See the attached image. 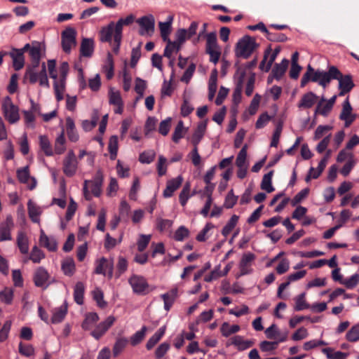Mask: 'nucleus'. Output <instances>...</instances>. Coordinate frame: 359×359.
Listing matches in <instances>:
<instances>
[{
    "label": "nucleus",
    "mask_w": 359,
    "mask_h": 359,
    "mask_svg": "<svg viewBox=\"0 0 359 359\" xmlns=\"http://www.w3.org/2000/svg\"><path fill=\"white\" fill-rule=\"evenodd\" d=\"M67 313V306L66 304H62L60 307L53 310V316L51 318L52 323L56 324L62 322Z\"/></svg>",
    "instance_id": "obj_30"
},
{
    "label": "nucleus",
    "mask_w": 359,
    "mask_h": 359,
    "mask_svg": "<svg viewBox=\"0 0 359 359\" xmlns=\"http://www.w3.org/2000/svg\"><path fill=\"white\" fill-rule=\"evenodd\" d=\"M123 74V88L125 91H128L131 88L132 76L125 67L122 72Z\"/></svg>",
    "instance_id": "obj_63"
},
{
    "label": "nucleus",
    "mask_w": 359,
    "mask_h": 359,
    "mask_svg": "<svg viewBox=\"0 0 359 359\" xmlns=\"http://www.w3.org/2000/svg\"><path fill=\"white\" fill-rule=\"evenodd\" d=\"M108 149L110 154V158L114 160L116 158L118 152V137L113 135L109 141Z\"/></svg>",
    "instance_id": "obj_48"
},
{
    "label": "nucleus",
    "mask_w": 359,
    "mask_h": 359,
    "mask_svg": "<svg viewBox=\"0 0 359 359\" xmlns=\"http://www.w3.org/2000/svg\"><path fill=\"white\" fill-rule=\"evenodd\" d=\"M171 121L172 118L170 117H168L160 123L158 132L162 135L166 136L168 134L171 128Z\"/></svg>",
    "instance_id": "obj_59"
},
{
    "label": "nucleus",
    "mask_w": 359,
    "mask_h": 359,
    "mask_svg": "<svg viewBox=\"0 0 359 359\" xmlns=\"http://www.w3.org/2000/svg\"><path fill=\"white\" fill-rule=\"evenodd\" d=\"M115 34L114 22H111L107 26L102 27L100 32V39L102 42H111L112 34Z\"/></svg>",
    "instance_id": "obj_26"
},
{
    "label": "nucleus",
    "mask_w": 359,
    "mask_h": 359,
    "mask_svg": "<svg viewBox=\"0 0 359 359\" xmlns=\"http://www.w3.org/2000/svg\"><path fill=\"white\" fill-rule=\"evenodd\" d=\"M1 109L4 118L10 123L13 124L19 121V108L13 102L10 97L6 96L3 99L1 102Z\"/></svg>",
    "instance_id": "obj_5"
},
{
    "label": "nucleus",
    "mask_w": 359,
    "mask_h": 359,
    "mask_svg": "<svg viewBox=\"0 0 359 359\" xmlns=\"http://www.w3.org/2000/svg\"><path fill=\"white\" fill-rule=\"evenodd\" d=\"M147 88V83L140 78H136L135 90L139 95V97H142Z\"/></svg>",
    "instance_id": "obj_64"
},
{
    "label": "nucleus",
    "mask_w": 359,
    "mask_h": 359,
    "mask_svg": "<svg viewBox=\"0 0 359 359\" xmlns=\"http://www.w3.org/2000/svg\"><path fill=\"white\" fill-rule=\"evenodd\" d=\"M109 102L112 105H123V100L118 90L110 88L109 91Z\"/></svg>",
    "instance_id": "obj_45"
},
{
    "label": "nucleus",
    "mask_w": 359,
    "mask_h": 359,
    "mask_svg": "<svg viewBox=\"0 0 359 359\" xmlns=\"http://www.w3.org/2000/svg\"><path fill=\"white\" fill-rule=\"evenodd\" d=\"M155 156H156V153L153 150L144 151L142 154H140V157H139V161L142 163L149 164L154 160Z\"/></svg>",
    "instance_id": "obj_56"
},
{
    "label": "nucleus",
    "mask_w": 359,
    "mask_h": 359,
    "mask_svg": "<svg viewBox=\"0 0 359 359\" xmlns=\"http://www.w3.org/2000/svg\"><path fill=\"white\" fill-rule=\"evenodd\" d=\"M17 177L18 180L21 183L26 184L30 190H32L36 187V180L34 177H30L28 166L18 169Z\"/></svg>",
    "instance_id": "obj_17"
},
{
    "label": "nucleus",
    "mask_w": 359,
    "mask_h": 359,
    "mask_svg": "<svg viewBox=\"0 0 359 359\" xmlns=\"http://www.w3.org/2000/svg\"><path fill=\"white\" fill-rule=\"evenodd\" d=\"M39 241L41 245L46 247L50 251H55L57 249V243L53 238L47 236L45 233L41 231Z\"/></svg>",
    "instance_id": "obj_33"
},
{
    "label": "nucleus",
    "mask_w": 359,
    "mask_h": 359,
    "mask_svg": "<svg viewBox=\"0 0 359 359\" xmlns=\"http://www.w3.org/2000/svg\"><path fill=\"white\" fill-rule=\"evenodd\" d=\"M80 52L82 56L90 57L93 52V40L83 39L81 41Z\"/></svg>",
    "instance_id": "obj_32"
},
{
    "label": "nucleus",
    "mask_w": 359,
    "mask_h": 359,
    "mask_svg": "<svg viewBox=\"0 0 359 359\" xmlns=\"http://www.w3.org/2000/svg\"><path fill=\"white\" fill-rule=\"evenodd\" d=\"M45 257L44 253L38 247L34 246L30 253L29 259L34 263H39Z\"/></svg>",
    "instance_id": "obj_55"
},
{
    "label": "nucleus",
    "mask_w": 359,
    "mask_h": 359,
    "mask_svg": "<svg viewBox=\"0 0 359 359\" xmlns=\"http://www.w3.org/2000/svg\"><path fill=\"white\" fill-rule=\"evenodd\" d=\"M147 327L143 326L140 330L136 332L130 337V341L132 346H135L139 344L144 338Z\"/></svg>",
    "instance_id": "obj_47"
},
{
    "label": "nucleus",
    "mask_w": 359,
    "mask_h": 359,
    "mask_svg": "<svg viewBox=\"0 0 359 359\" xmlns=\"http://www.w3.org/2000/svg\"><path fill=\"white\" fill-rule=\"evenodd\" d=\"M339 70L334 66L329 67L327 72L323 70H316L311 78V81L317 82L323 88H325L330 83L331 80L338 79Z\"/></svg>",
    "instance_id": "obj_3"
},
{
    "label": "nucleus",
    "mask_w": 359,
    "mask_h": 359,
    "mask_svg": "<svg viewBox=\"0 0 359 359\" xmlns=\"http://www.w3.org/2000/svg\"><path fill=\"white\" fill-rule=\"evenodd\" d=\"M151 238V235L141 234L140 236V238H139V239L137 241V250L140 252H142L146 249V248L147 247L148 244L150 242Z\"/></svg>",
    "instance_id": "obj_61"
},
{
    "label": "nucleus",
    "mask_w": 359,
    "mask_h": 359,
    "mask_svg": "<svg viewBox=\"0 0 359 359\" xmlns=\"http://www.w3.org/2000/svg\"><path fill=\"white\" fill-rule=\"evenodd\" d=\"M255 259V254L252 252H246L242 255L238 264L239 276L250 274L253 272L252 264Z\"/></svg>",
    "instance_id": "obj_10"
},
{
    "label": "nucleus",
    "mask_w": 359,
    "mask_h": 359,
    "mask_svg": "<svg viewBox=\"0 0 359 359\" xmlns=\"http://www.w3.org/2000/svg\"><path fill=\"white\" fill-rule=\"evenodd\" d=\"M187 131V128H185L184 126V123L182 121H180L174 130V133L172 136V140L174 142L178 143L179 141L184 137L185 133Z\"/></svg>",
    "instance_id": "obj_38"
},
{
    "label": "nucleus",
    "mask_w": 359,
    "mask_h": 359,
    "mask_svg": "<svg viewBox=\"0 0 359 359\" xmlns=\"http://www.w3.org/2000/svg\"><path fill=\"white\" fill-rule=\"evenodd\" d=\"M165 41L167 42V46L165 48L163 55L165 57L170 59L173 53H177L180 50L181 46L177 43L171 41L170 39H168Z\"/></svg>",
    "instance_id": "obj_40"
},
{
    "label": "nucleus",
    "mask_w": 359,
    "mask_h": 359,
    "mask_svg": "<svg viewBox=\"0 0 359 359\" xmlns=\"http://www.w3.org/2000/svg\"><path fill=\"white\" fill-rule=\"evenodd\" d=\"M140 26V34L142 36H151L155 28V18L153 15L149 14L142 16L137 20Z\"/></svg>",
    "instance_id": "obj_9"
},
{
    "label": "nucleus",
    "mask_w": 359,
    "mask_h": 359,
    "mask_svg": "<svg viewBox=\"0 0 359 359\" xmlns=\"http://www.w3.org/2000/svg\"><path fill=\"white\" fill-rule=\"evenodd\" d=\"M128 343V340L126 337H118L116 339L113 346V355L117 357L126 348Z\"/></svg>",
    "instance_id": "obj_41"
},
{
    "label": "nucleus",
    "mask_w": 359,
    "mask_h": 359,
    "mask_svg": "<svg viewBox=\"0 0 359 359\" xmlns=\"http://www.w3.org/2000/svg\"><path fill=\"white\" fill-rule=\"evenodd\" d=\"M78 161L73 150L69 151L63 161V172L68 177L74 176L77 170Z\"/></svg>",
    "instance_id": "obj_12"
},
{
    "label": "nucleus",
    "mask_w": 359,
    "mask_h": 359,
    "mask_svg": "<svg viewBox=\"0 0 359 359\" xmlns=\"http://www.w3.org/2000/svg\"><path fill=\"white\" fill-rule=\"evenodd\" d=\"M98 320L99 317L96 313H89L86 316L85 320L82 323V327L86 330H90Z\"/></svg>",
    "instance_id": "obj_43"
},
{
    "label": "nucleus",
    "mask_w": 359,
    "mask_h": 359,
    "mask_svg": "<svg viewBox=\"0 0 359 359\" xmlns=\"http://www.w3.org/2000/svg\"><path fill=\"white\" fill-rule=\"evenodd\" d=\"M356 163L355 160L354 158H349L347 162L344 164V165L342 167V168L340 170V173L344 176L347 177L352 169L354 168L355 165Z\"/></svg>",
    "instance_id": "obj_62"
},
{
    "label": "nucleus",
    "mask_w": 359,
    "mask_h": 359,
    "mask_svg": "<svg viewBox=\"0 0 359 359\" xmlns=\"http://www.w3.org/2000/svg\"><path fill=\"white\" fill-rule=\"evenodd\" d=\"M172 21L173 16L170 15L168 16L165 22H159L158 23L161 35L163 41H167L169 39L168 36L170 33Z\"/></svg>",
    "instance_id": "obj_28"
},
{
    "label": "nucleus",
    "mask_w": 359,
    "mask_h": 359,
    "mask_svg": "<svg viewBox=\"0 0 359 359\" xmlns=\"http://www.w3.org/2000/svg\"><path fill=\"white\" fill-rule=\"evenodd\" d=\"M189 236V229L184 226H180L175 232L174 238L177 241H182Z\"/></svg>",
    "instance_id": "obj_58"
},
{
    "label": "nucleus",
    "mask_w": 359,
    "mask_h": 359,
    "mask_svg": "<svg viewBox=\"0 0 359 359\" xmlns=\"http://www.w3.org/2000/svg\"><path fill=\"white\" fill-rule=\"evenodd\" d=\"M346 338L351 342H355L359 340V325L353 326L346 333Z\"/></svg>",
    "instance_id": "obj_60"
},
{
    "label": "nucleus",
    "mask_w": 359,
    "mask_h": 359,
    "mask_svg": "<svg viewBox=\"0 0 359 359\" xmlns=\"http://www.w3.org/2000/svg\"><path fill=\"white\" fill-rule=\"evenodd\" d=\"M217 75L218 72L214 69L210 74L208 82V99L212 100L215 97L217 88Z\"/></svg>",
    "instance_id": "obj_29"
},
{
    "label": "nucleus",
    "mask_w": 359,
    "mask_h": 359,
    "mask_svg": "<svg viewBox=\"0 0 359 359\" xmlns=\"http://www.w3.org/2000/svg\"><path fill=\"white\" fill-rule=\"evenodd\" d=\"M41 86L48 88L50 87L48 79L46 72V65L45 62H42L41 65V70L39 72V79L38 80Z\"/></svg>",
    "instance_id": "obj_51"
},
{
    "label": "nucleus",
    "mask_w": 359,
    "mask_h": 359,
    "mask_svg": "<svg viewBox=\"0 0 359 359\" xmlns=\"http://www.w3.org/2000/svg\"><path fill=\"white\" fill-rule=\"evenodd\" d=\"M289 61L287 59H283L280 64H276L273 69H272V74L275 79L279 80L285 74Z\"/></svg>",
    "instance_id": "obj_34"
},
{
    "label": "nucleus",
    "mask_w": 359,
    "mask_h": 359,
    "mask_svg": "<svg viewBox=\"0 0 359 359\" xmlns=\"http://www.w3.org/2000/svg\"><path fill=\"white\" fill-rule=\"evenodd\" d=\"M37 67L29 66L25 72V77L27 78L31 83H35L39 79V72L36 71Z\"/></svg>",
    "instance_id": "obj_53"
},
{
    "label": "nucleus",
    "mask_w": 359,
    "mask_h": 359,
    "mask_svg": "<svg viewBox=\"0 0 359 359\" xmlns=\"http://www.w3.org/2000/svg\"><path fill=\"white\" fill-rule=\"evenodd\" d=\"M336 79L339 81V89L340 90L339 93V96L344 95L346 93L351 91V89L354 87L352 77L350 75L343 76L339 72V77Z\"/></svg>",
    "instance_id": "obj_18"
},
{
    "label": "nucleus",
    "mask_w": 359,
    "mask_h": 359,
    "mask_svg": "<svg viewBox=\"0 0 359 359\" xmlns=\"http://www.w3.org/2000/svg\"><path fill=\"white\" fill-rule=\"evenodd\" d=\"M273 172L271 170L268 173L265 174L262 178L261 183L262 189L266 191L267 193H271L274 191V188L272 185V177Z\"/></svg>",
    "instance_id": "obj_39"
},
{
    "label": "nucleus",
    "mask_w": 359,
    "mask_h": 359,
    "mask_svg": "<svg viewBox=\"0 0 359 359\" xmlns=\"http://www.w3.org/2000/svg\"><path fill=\"white\" fill-rule=\"evenodd\" d=\"M27 208L29 217L31 220L34 223H39L40 221L39 217L42 212V209L34 203L32 200L27 203Z\"/></svg>",
    "instance_id": "obj_27"
},
{
    "label": "nucleus",
    "mask_w": 359,
    "mask_h": 359,
    "mask_svg": "<svg viewBox=\"0 0 359 359\" xmlns=\"http://www.w3.org/2000/svg\"><path fill=\"white\" fill-rule=\"evenodd\" d=\"M69 71V65L66 62H62L60 67V76L58 80L53 83V88L55 97L57 102L64 99V94L66 87V77Z\"/></svg>",
    "instance_id": "obj_4"
},
{
    "label": "nucleus",
    "mask_w": 359,
    "mask_h": 359,
    "mask_svg": "<svg viewBox=\"0 0 359 359\" xmlns=\"http://www.w3.org/2000/svg\"><path fill=\"white\" fill-rule=\"evenodd\" d=\"M305 296L306 294L304 292L300 294L297 297H295V306H294V310L295 311H302L304 309H309L310 305L306 303L305 300Z\"/></svg>",
    "instance_id": "obj_50"
},
{
    "label": "nucleus",
    "mask_w": 359,
    "mask_h": 359,
    "mask_svg": "<svg viewBox=\"0 0 359 359\" xmlns=\"http://www.w3.org/2000/svg\"><path fill=\"white\" fill-rule=\"evenodd\" d=\"M336 99L337 95H333L330 99L326 101L325 99L323 97L321 98V102H320L317 106L316 112H318L324 116H327L329 112L332 109Z\"/></svg>",
    "instance_id": "obj_21"
},
{
    "label": "nucleus",
    "mask_w": 359,
    "mask_h": 359,
    "mask_svg": "<svg viewBox=\"0 0 359 359\" xmlns=\"http://www.w3.org/2000/svg\"><path fill=\"white\" fill-rule=\"evenodd\" d=\"M215 32H210L206 35V51L219 48Z\"/></svg>",
    "instance_id": "obj_52"
},
{
    "label": "nucleus",
    "mask_w": 359,
    "mask_h": 359,
    "mask_svg": "<svg viewBox=\"0 0 359 359\" xmlns=\"http://www.w3.org/2000/svg\"><path fill=\"white\" fill-rule=\"evenodd\" d=\"M14 227V222L11 215L6 216V220L0 224V241H11V231Z\"/></svg>",
    "instance_id": "obj_14"
},
{
    "label": "nucleus",
    "mask_w": 359,
    "mask_h": 359,
    "mask_svg": "<svg viewBox=\"0 0 359 359\" xmlns=\"http://www.w3.org/2000/svg\"><path fill=\"white\" fill-rule=\"evenodd\" d=\"M128 283L132 287L133 292L136 294H142L148 291L149 285L147 280L142 276L132 275L128 280Z\"/></svg>",
    "instance_id": "obj_11"
},
{
    "label": "nucleus",
    "mask_w": 359,
    "mask_h": 359,
    "mask_svg": "<svg viewBox=\"0 0 359 359\" xmlns=\"http://www.w3.org/2000/svg\"><path fill=\"white\" fill-rule=\"evenodd\" d=\"M113 316H108L105 320L99 323L95 329L91 332V335L97 340L100 339L115 322Z\"/></svg>",
    "instance_id": "obj_15"
},
{
    "label": "nucleus",
    "mask_w": 359,
    "mask_h": 359,
    "mask_svg": "<svg viewBox=\"0 0 359 359\" xmlns=\"http://www.w3.org/2000/svg\"><path fill=\"white\" fill-rule=\"evenodd\" d=\"M49 273L47 270L42 267H38L33 275V281L38 287L46 289L48 287Z\"/></svg>",
    "instance_id": "obj_13"
},
{
    "label": "nucleus",
    "mask_w": 359,
    "mask_h": 359,
    "mask_svg": "<svg viewBox=\"0 0 359 359\" xmlns=\"http://www.w3.org/2000/svg\"><path fill=\"white\" fill-rule=\"evenodd\" d=\"M231 344L239 351H244L250 348L254 343L251 340H245L243 337L236 335L231 339Z\"/></svg>",
    "instance_id": "obj_31"
},
{
    "label": "nucleus",
    "mask_w": 359,
    "mask_h": 359,
    "mask_svg": "<svg viewBox=\"0 0 359 359\" xmlns=\"http://www.w3.org/2000/svg\"><path fill=\"white\" fill-rule=\"evenodd\" d=\"M206 128V121L200 122L190 138V142L193 145V149L189 154L188 156L191 158L192 163L195 166H198L201 162V157L199 155L198 147L205 133Z\"/></svg>",
    "instance_id": "obj_1"
},
{
    "label": "nucleus",
    "mask_w": 359,
    "mask_h": 359,
    "mask_svg": "<svg viewBox=\"0 0 359 359\" xmlns=\"http://www.w3.org/2000/svg\"><path fill=\"white\" fill-rule=\"evenodd\" d=\"M17 244L20 251L22 254H27L29 251V241L26 234L22 231L18 233Z\"/></svg>",
    "instance_id": "obj_37"
},
{
    "label": "nucleus",
    "mask_w": 359,
    "mask_h": 359,
    "mask_svg": "<svg viewBox=\"0 0 359 359\" xmlns=\"http://www.w3.org/2000/svg\"><path fill=\"white\" fill-rule=\"evenodd\" d=\"M103 183V175L100 170H97L92 180H85L83 184V194L87 199H90V194L88 191V185H90L92 193L95 196H99L101 187Z\"/></svg>",
    "instance_id": "obj_6"
},
{
    "label": "nucleus",
    "mask_w": 359,
    "mask_h": 359,
    "mask_svg": "<svg viewBox=\"0 0 359 359\" xmlns=\"http://www.w3.org/2000/svg\"><path fill=\"white\" fill-rule=\"evenodd\" d=\"M13 299V290L11 288H5L0 292V299L2 302L10 304Z\"/></svg>",
    "instance_id": "obj_54"
},
{
    "label": "nucleus",
    "mask_w": 359,
    "mask_h": 359,
    "mask_svg": "<svg viewBox=\"0 0 359 359\" xmlns=\"http://www.w3.org/2000/svg\"><path fill=\"white\" fill-rule=\"evenodd\" d=\"M10 56L13 60V65L15 70L21 69L25 65L24 54L22 50H18L16 48H13L11 53Z\"/></svg>",
    "instance_id": "obj_25"
},
{
    "label": "nucleus",
    "mask_w": 359,
    "mask_h": 359,
    "mask_svg": "<svg viewBox=\"0 0 359 359\" xmlns=\"http://www.w3.org/2000/svg\"><path fill=\"white\" fill-rule=\"evenodd\" d=\"M62 270L65 275L72 276L76 271V266L72 258L68 257L62 262Z\"/></svg>",
    "instance_id": "obj_35"
},
{
    "label": "nucleus",
    "mask_w": 359,
    "mask_h": 359,
    "mask_svg": "<svg viewBox=\"0 0 359 359\" xmlns=\"http://www.w3.org/2000/svg\"><path fill=\"white\" fill-rule=\"evenodd\" d=\"M183 178L181 175L171 179L167 182L166 187L163 191V195L165 198H170L173 193L181 186Z\"/></svg>",
    "instance_id": "obj_20"
},
{
    "label": "nucleus",
    "mask_w": 359,
    "mask_h": 359,
    "mask_svg": "<svg viewBox=\"0 0 359 359\" xmlns=\"http://www.w3.org/2000/svg\"><path fill=\"white\" fill-rule=\"evenodd\" d=\"M135 20V16L133 14L128 15L125 18H120L115 25V33L116 38L117 40L119 39L120 35H122L123 27V26H128L131 25Z\"/></svg>",
    "instance_id": "obj_24"
},
{
    "label": "nucleus",
    "mask_w": 359,
    "mask_h": 359,
    "mask_svg": "<svg viewBox=\"0 0 359 359\" xmlns=\"http://www.w3.org/2000/svg\"><path fill=\"white\" fill-rule=\"evenodd\" d=\"M66 140L65 137V131L64 129L62 130L61 133L57 135L55 141V152L57 154H62L66 150Z\"/></svg>",
    "instance_id": "obj_36"
},
{
    "label": "nucleus",
    "mask_w": 359,
    "mask_h": 359,
    "mask_svg": "<svg viewBox=\"0 0 359 359\" xmlns=\"http://www.w3.org/2000/svg\"><path fill=\"white\" fill-rule=\"evenodd\" d=\"M238 216L233 215L231 216L230 219L228 221L226 224L224 226L222 230V233L224 236L226 237L230 232L233 229L238 221Z\"/></svg>",
    "instance_id": "obj_49"
},
{
    "label": "nucleus",
    "mask_w": 359,
    "mask_h": 359,
    "mask_svg": "<svg viewBox=\"0 0 359 359\" xmlns=\"http://www.w3.org/2000/svg\"><path fill=\"white\" fill-rule=\"evenodd\" d=\"M39 144L42 151L45 153L46 156H53V151L52 149V147L50 145V142L46 135H40L39 136Z\"/></svg>",
    "instance_id": "obj_44"
},
{
    "label": "nucleus",
    "mask_w": 359,
    "mask_h": 359,
    "mask_svg": "<svg viewBox=\"0 0 359 359\" xmlns=\"http://www.w3.org/2000/svg\"><path fill=\"white\" fill-rule=\"evenodd\" d=\"M339 118L341 120L344 121L345 127H348L355 118V116L352 114V107L348 98H346L343 102Z\"/></svg>",
    "instance_id": "obj_19"
},
{
    "label": "nucleus",
    "mask_w": 359,
    "mask_h": 359,
    "mask_svg": "<svg viewBox=\"0 0 359 359\" xmlns=\"http://www.w3.org/2000/svg\"><path fill=\"white\" fill-rule=\"evenodd\" d=\"M247 145H244L238 152L236 159V165L238 168L237 177L239 179L245 178L248 173L249 162L247 160Z\"/></svg>",
    "instance_id": "obj_7"
},
{
    "label": "nucleus",
    "mask_w": 359,
    "mask_h": 359,
    "mask_svg": "<svg viewBox=\"0 0 359 359\" xmlns=\"http://www.w3.org/2000/svg\"><path fill=\"white\" fill-rule=\"evenodd\" d=\"M41 45L39 43H32V47L29 50V55L32 60V65L34 67H38L40 65L41 55Z\"/></svg>",
    "instance_id": "obj_23"
},
{
    "label": "nucleus",
    "mask_w": 359,
    "mask_h": 359,
    "mask_svg": "<svg viewBox=\"0 0 359 359\" xmlns=\"http://www.w3.org/2000/svg\"><path fill=\"white\" fill-rule=\"evenodd\" d=\"M257 46V44L253 38L245 36L238 41L235 50L236 55L238 57L247 59L251 55Z\"/></svg>",
    "instance_id": "obj_2"
},
{
    "label": "nucleus",
    "mask_w": 359,
    "mask_h": 359,
    "mask_svg": "<svg viewBox=\"0 0 359 359\" xmlns=\"http://www.w3.org/2000/svg\"><path fill=\"white\" fill-rule=\"evenodd\" d=\"M84 290V285L81 282H78L74 287V298L75 302L79 305L83 303Z\"/></svg>",
    "instance_id": "obj_42"
},
{
    "label": "nucleus",
    "mask_w": 359,
    "mask_h": 359,
    "mask_svg": "<svg viewBox=\"0 0 359 359\" xmlns=\"http://www.w3.org/2000/svg\"><path fill=\"white\" fill-rule=\"evenodd\" d=\"M140 189V182L138 177H135L129 192V198L133 201L137 198V193Z\"/></svg>",
    "instance_id": "obj_57"
},
{
    "label": "nucleus",
    "mask_w": 359,
    "mask_h": 359,
    "mask_svg": "<svg viewBox=\"0 0 359 359\" xmlns=\"http://www.w3.org/2000/svg\"><path fill=\"white\" fill-rule=\"evenodd\" d=\"M114 270V262L112 259H107L102 257L97 262L95 272L97 274H108L109 278L112 277Z\"/></svg>",
    "instance_id": "obj_16"
},
{
    "label": "nucleus",
    "mask_w": 359,
    "mask_h": 359,
    "mask_svg": "<svg viewBox=\"0 0 359 359\" xmlns=\"http://www.w3.org/2000/svg\"><path fill=\"white\" fill-rule=\"evenodd\" d=\"M76 32L72 27H67L62 32V48L66 53H69L72 48L76 46Z\"/></svg>",
    "instance_id": "obj_8"
},
{
    "label": "nucleus",
    "mask_w": 359,
    "mask_h": 359,
    "mask_svg": "<svg viewBox=\"0 0 359 359\" xmlns=\"http://www.w3.org/2000/svg\"><path fill=\"white\" fill-rule=\"evenodd\" d=\"M220 330L222 334L227 337L232 334L238 332L240 330V327L237 325H231L228 323H224L220 327Z\"/></svg>",
    "instance_id": "obj_46"
},
{
    "label": "nucleus",
    "mask_w": 359,
    "mask_h": 359,
    "mask_svg": "<svg viewBox=\"0 0 359 359\" xmlns=\"http://www.w3.org/2000/svg\"><path fill=\"white\" fill-rule=\"evenodd\" d=\"M318 96L313 92H308L303 95L297 107L299 109L311 108L317 100Z\"/></svg>",
    "instance_id": "obj_22"
}]
</instances>
